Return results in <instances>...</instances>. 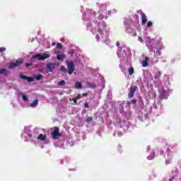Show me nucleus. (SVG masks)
<instances>
[{
  "label": "nucleus",
  "mask_w": 181,
  "mask_h": 181,
  "mask_svg": "<svg viewBox=\"0 0 181 181\" xmlns=\"http://www.w3.org/2000/svg\"><path fill=\"white\" fill-rule=\"evenodd\" d=\"M0 74H4V76H7L8 71H6V69H0Z\"/></svg>",
  "instance_id": "bb28decb"
},
{
  "label": "nucleus",
  "mask_w": 181,
  "mask_h": 181,
  "mask_svg": "<svg viewBox=\"0 0 181 181\" xmlns=\"http://www.w3.org/2000/svg\"><path fill=\"white\" fill-rule=\"evenodd\" d=\"M68 74H71L74 71V62L72 61H66Z\"/></svg>",
  "instance_id": "f8f14e48"
},
{
  "label": "nucleus",
  "mask_w": 181,
  "mask_h": 181,
  "mask_svg": "<svg viewBox=\"0 0 181 181\" xmlns=\"http://www.w3.org/2000/svg\"><path fill=\"white\" fill-rule=\"evenodd\" d=\"M57 60H64V57H66V55L64 54H59V53L57 54Z\"/></svg>",
  "instance_id": "393cba45"
},
{
  "label": "nucleus",
  "mask_w": 181,
  "mask_h": 181,
  "mask_svg": "<svg viewBox=\"0 0 181 181\" xmlns=\"http://www.w3.org/2000/svg\"><path fill=\"white\" fill-rule=\"evenodd\" d=\"M117 56L120 60L124 62H129L131 60V49L128 47H122L117 49Z\"/></svg>",
  "instance_id": "7ed1b4c3"
},
{
  "label": "nucleus",
  "mask_w": 181,
  "mask_h": 181,
  "mask_svg": "<svg viewBox=\"0 0 181 181\" xmlns=\"http://www.w3.org/2000/svg\"><path fill=\"white\" fill-rule=\"evenodd\" d=\"M25 66H26V67H29V66H32V64H30V63L26 64Z\"/></svg>",
  "instance_id": "37998d69"
},
{
  "label": "nucleus",
  "mask_w": 181,
  "mask_h": 181,
  "mask_svg": "<svg viewBox=\"0 0 181 181\" xmlns=\"http://www.w3.org/2000/svg\"><path fill=\"white\" fill-rule=\"evenodd\" d=\"M59 62H55V63H52V62H48L46 65V69L47 71H49L52 73L54 69H56V66H59Z\"/></svg>",
  "instance_id": "9d476101"
},
{
  "label": "nucleus",
  "mask_w": 181,
  "mask_h": 181,
  "mask_svg": "<svg viewBox=\"0 0 181 181\" xmlns=\"http://www.w3.org/2000/svg\"><path fill=\"white\" fill-rule=\"evenodd\" d=\"M23 63V60L18 59L16 62H11L9 64V69H15V67H18V66H21Z\"/></svg>",
  "instance_id": "ddd939ff"
},
{
  "label": "nucleus",
  "mask_w": 181,
  "mask_h": 181,
  "mask_svg": "<svg viewBox=\"0 0 181 181\" xmlns=\"http://www.w3.org/2000/svg\"><path fill=\"white\" fill-rule=\"evenodd\" d=\"M131 103H132L133 104H135V100H132Z\"/></svg>",
  "instance_id": "09e8293b"
},
{
  "label": "nucleus",
  "mask_w": 181,
  "mask_h": 181,
  "mask_svg": "<svg viewBox=\"0 0 181 181\" xmlns=\"http://www.w3.org/2000/svg\"><path fill=\"white\" fill-rule=\"evenodd\" d=\"M21 78H22L23 80H26L27 77L26 76L24 75H20Z\"/></svg>",
  "instance_id": "c9c22d12"
},
{
  "label": "nucleus",
  "mask_w": 181,
  "mask_h": 181,
  "mask_svg": "<svg viewBox=\"0 0 181 181\" xmlns=\"http://www.w3.org/2000/svg\"><path fill=\"white\" fill-rule=\"evenodd\" d=\"M60 70L62 71H66V68L64 66H61Z\"/></svg>",
  "instance_id": "4c0bfd02"
},
{
  "label": "nucleus",
  "mask_w": 181,
  "mask_h": 181,
  "mask_svg": "<svg viewBox=\"0 0 181 181\" xmlns=\"http://www.w3.org/2000/svg\"><path fill=\"white\" fill-rule=\"evenodd\" d=\"M6 49L5 47H0V53H2L3 52H5Z\"/></svg>",
  "instance_id": "f704fd0d"
},
{
  "label": "nucleus",
  "mask_w": 181,
  "mask_h": 181,
  "mask_svg": "<svg viewBox=\"0 0 181 181\" xmlns=\"http://www.w3.org/2000/svg\"><path fill=\"white\" fill-rule=\"evenodd\" d=\"M147 46L151 52H153L155 57H159L160 56V49H162V42L155 41L151 40L150 43L147 44Z\"/></svg>",
  "instance_id": "f03ea898"
},
{
  "label": "nucleus",
  "mask_w": 181,
  "mask_h": 181,
  "mask_svg": "<svg viewBox=\"0 0 181 181\" xmlns=\"http://www.w3.org/2000/svg\"><path fill=\"white\" fill-rule=\"evenodd\" d=\"M73 53H74V51L73 49H71L69 51V54H73Z\"/></svg>",
  "instance_id": "58836bf2"
},
{
  "label": "nucleus",
  "mask_w": 181,
  "mask_h": 181,
  "mask_svg": "<svg viewBox=\"0 0 181 181\" xmlns=\"http://www.w3.org/2000/svg\"><path fill=\"white\" fill-rule=\"evenodd\" d=\"M147 95L151 100H155L156 98V91L153 89V86L150 85L148 86Z\"/></svg>",
  "instance_id": "0eeeda50"
},
{
  "label": "nucleus",
  "mask_w": 181,
  "mask_h": 181,
  "mask_svg": "<svg viewBox=\"0 0 181 181\" xmlns=\"http://www.w3.org/2000/svg\"><path fill=\"white\" fill-rule=\"evenodd\" d=\"M151 60V58L148 57H146L145 59L142 61V66L148 67V62Z\"/></svg>",
  "instance_id": "a211bd4d"
},
{
  "label": "nucleus",
  "mask_w": 181,
  "mask_h": 181,
  "mask_svg": "<svg viewBox=\"0 0 181 181\" xmlns=\"http://www.w3.org/2000/svg\"><path fill=\"white\" fill-rule=\"evenodd\" d=\"M35 78L36 80L39 81V80H42V78H43V76L42 74H39V75H37L35 76Z\"/></svg>",
  "instance_id": "c85d7f7f"
},
{
  "label": "nucleus",
  "mask_w": 181,
  "mask_h": 181,
  "mask_svg": "<svg viewBox=\"0 0 181 181\" xmlns=\"http://www.w3.org/2000/svg\"><path fill=\"white\" fill-rule=\"evenodd\" d=\"M117 127L118 128H126L128 129V126L127 125V122L124 119H119L116 123Z\"/></svg>",
  "instance_id": "9b49d317"
},
{
  "label": "nucleus",
  "mask_w": 181,
  "mask_h": 181,
  "mask_svg": "<svg viewBox=\"0 0 181 181\" xmlns=\"http://www.w3.org/2000/svg\"><path fill=\"white\" fill-rule=\"evenodd\" d=\"M147 152H149V151H151V146H148L146 148Z\"/></svg>",
  "instance_id": "a19ab883"
},
{
  "label": "nucleus",
  "mask_w": 181,
  "mask_h": 181,
  "mask_svg": "<svg viewBox=\"0 0 181 181\" xmlns=\"http://www.w3.org/2000/svg\"><path fill=\"white\" fill-rule=\"evenodd\" d=\"M21 136H22L23 141H25V142H28V141H29V139H30V138L32 136V131L30 130V127H25Z\"/></svg>",
  "instance_id": "423d86ee"
},
{
  "label": "nucleus",
  "mask_w": 181,
  "mask_h": 181,
  "mask_svg": "<svg viewBox=\"0 0 181 181\" xmlns=\"http://www.w3.org/2000/svg\"><path fill=\"white\" fill-rule=\"evenodd\" d=\"M46 144H49V141H46Z\"/></svg>",
  "instance_id": "864d4df0"
},
{
  "label": "nucleus",
  "mask_w": 181,
  "mask_h": 181,
  "mask_svg": "<svg viewBox=\"0 0 181 181\" xmlns=\"http://www.w3.org/2000/svg\"><path fill=\"white\" fill-rule=\"evenodd\" d=\"M124 22L126 32L132 35V36H136V32L131 28V25H132V19L131 18H125Z\"/></svg>",
  "instance_id": "39448f33"
},
{
  "label": "nucleus",
  "mask_w": 181,
  "mask_h": 181,
  "mask_svg": "<svg viewBox=\"0 0 181 181\" xmlns=\"http://www.w3.org/2000/svg\"><path fill=\"white\" fill-rule=\"evenodd\" d=\"M57 49H62V47H63V45H62V44H60V43H57Z\"/></svg>",
  "instance_id": "72a5a7b5"
},
{
  "label": "nucleus",
  "mask_w": 181,
  "mask_h": 181,
  "mask_svg": "<svg viewBox=\"0 0 181 181\" xmlns=\"http://www.w3.org/2000/svg\"><path fill=\"white\" fill-rule=\"evenodd\" d=\"M116 45L117 46V47H119V42H117L116 43Z\"/></svg>",
  "instance_id": "a18cd8bd"
},
{
  "label": "nucleus",
  "mask_w": 181,
  "mask_h": 181,
  "mask_svg": "<svg viewBox=\"0 0 181 181\" xmlns=\"http://www.w3.org/2000/svg\"><path fill=\"white\" fill-rule=\"evenodd\" d=\"M135 18H136V19H138V16L135 15Z\"/></svg>",
  "instance_id": "8fccbe9b"
},
{
  "label": "nucleus",
  "mask_w": 181,
  "mask_h": 181,
  "mask_svg": "<svg viewBox=\"0 0 181 181\" xmlns=\"http://www.w3.org/2000/svg\"><path fill=\"white\" fill-rule=\"evenodd\" d=\"M160 93V98L162 99H166L169 97V90L163 88H158Z\"/></svg>",
  "instance_id": "1a4fd4ad"
},
{
  "label": "nucleus",
  "mask_w": 181,
  "mask_h": 181,
  "mask_svg": "<svg viewBox=\"0 0 181 181\" xmlns=\"http://www.w3.org/2000/svg\"><path fill=\"white\" fill-rule=\"evenodd\" d=\"M75 88H77V89L83 88V86L81 85V82H76L75 83Z\"/></svg>",
  "instance_id": "a878e982"
},
{
  "label": "nucleus",
  "mask_w": 181,
  "mask_h": 181,
  "mask_svg": "<svg viewBox=\"0 0 181 181\" xmlns=\"http://www.w3.org/2000/svg\"><path fill=\"white\" fill-rule=\"evenodd\" d=\"M138 40L139 42H141V43H144V39L141 36L138 37Z\"/></svg>",
  "instance_id": "473e14b6"
},
{
  "label": "nucleus",
  "mask_w": 181,
  "mask_h": 181,
  "mask_svg": "<svg viewBox=\"0 0 181 181\" xmlns=\"http://www.w3.org/2000/svg\"><path fill=\"white\" fill-rule=\"evenodd\" d=\"M174 156L175 151H173V146H169L165 155V165H170L172 160H173Z\"/></svg>",
  "instance_id": "20e7f679"
},
{
  "label": "nucleus",
  "mask_w": 181,
  "mask_h": 181,
  "mask_svg": "<svg viewBox=\"0 0 181 181\" xmlns=\"http://www.w3.org/2000/svg\"><path fill=\"white\" fill-rule=\"evenodd\" d=\"M122 136V133H118V136Z\"/></svg>",
  "instance_id": "49530a36"
},
{
  "label": "nucleus",
  "mask_w": 181,
  "mask_h": 181,
  "mask_svg": "<svg viewBox=\"0 0 181 181\" xmlns=\"http://www.w3.org/2000/svg\"><path fill=\"white\" fill-rule=\"evenodd\" d=\"M151 155L148 156L147 157V159L148 160H152V159H153L155 158V151L154 150H151Z\"/></svg>",
  "instance_id": "4be33fe9"
},
{
  "label": "nucleus",
  "mask_w": 181,
  "mask_h": 181,
  "mask_svg": "<svg viewBox=\"0 0 181 181\" xmlns=\"http://www.w3.org/2000/svg\"><path fill=\"white\" fill-rule=\"evenodd\" d=\"M157 105H160V103H158Z\"/></svg>",
  "instance_id": "3c124183"
},
{
  "label": "nucleus",
  "mask_w": 181,
  "mask_h": 181,
  "mask_svg": "<svg viewBox=\"0 0 181 181\" xmlns=\"http://www.w3.org/2000/svg\"><path fill=\"white\" fill-rule=\"evenodd\" d=\"M26 80H27V81H29L30 83H32L33 81H34V79L32 77H27Z\"/></svg>",
  "instance_id": "c756f323"
},
{
  "label": "nucleus",
  "mask_w": 181,
  "mask_h": 181,
  "mask_svg": "<svg viewBox=\"0 0 181 181\" xmlns=\"http://www.w3.org/2000/svg\"><path fill=\"white\" fill-rule=\"evenodd\" d=\"M87 95H88V93H83L82 95V97H87Z\"/></svg>",
  "instance_id": "79ce46f5"
},
{
  "label": "nucleus",
  "mask_w": 181,
  "mask_h": 181,
  "mask_svg": "<svg viewBox=\"0 0 181 181\" xmlns=\"http://www.w3.org/2000/svg\"><path fill=\"white\" fill-rule=\"evenodd\" d=\"M54 146L57 147V145H56V144H54Z\"/></svg>",
  "instance_id": "5fc2aeb1"
},
{
  "label": "nucleus",
  "mask_w": 181,
  "mask_h": 181,
  "mask_svg": "<svg viewBox=\"0 0 181 181\" xmlns=\"http://www.w3.org/2000/svg\"><path fill=\"white\" fill-rule=\"evenodd\" d=\"M37 105H39V100H35L33 103L30 104V107L32 108H36Z\"/></svg>",
  "instance_id": "412c9836"
},
{
  "label": "nucleus",
  "mask_w": 181,
  "mask_h": 181,
  "mask_svg": "<svg viewBox=\"0 0 181 181\" xmlns=\"http://www.w3.org/2000/svg\"><path fill=\"white\" fill-rule=\"evenodd\" d=\"M86 84L89 88H95V83L94 82L87 81Z\"/></svg>",
  "instance_id": "aec40b11"
},
{
  "label": "nucleus",
  "mask_w": 181,
  "mask_h": 181,
  "mask_svg": "<svg viewBox=\"0 0 181 181\" xmlns=\"http://www.w3.org/2000/svg\"><path fill=\"white\" fill-rule=\"evenodd\" d=\"M139 13H140L141 16V25H145V23H146V21H148L146 16L142 12L141 10L139 11Z\"/></svg>",
  "instance_id": "dca6fc26"
},
{
  "label": "nucleus",
  "mask_w": 181,
  "mask_h": 181,
  "mask_svg": "<svg viewBox=\"0 0 181 181\" xmlns=\"http://www.w3.org/2000/svg\"><path fill=\"white\" fill-rule=\"evenodd\" d=\"M80 98H81V95L78 94L75 98H69V101H73L72 105H76L77 104V100H80Z\"/></svg>",
  "instance_id": "f3484780"
},
{
  "label": "nucleus",
  "mask_w": 181,
  "mask_h": 181,
  "mask_svg": "<svg viewBox=\"0 0 181 181\" xmlns=\"http://www.w3.org/2000/svg\"><path fill=\"white\" fill-rule=\"evenodd\" d=\"M153 23L152 21H148L147 23V25H146V29H148V28H152Z\"/></svg>",
  "instance_id": "cd10ccee"
},
{
  "label": "nucleus",
  "mask_w": 181,
  "mask_h": 181,
  "mask_svg": "<svg viewBox=\"0 0 181 181\" xmlns=\"http://www.w3.org/2000/svg\"><path fill=\"white\" fill-rule=\"evenodd\" d=\"M84 107L85 108H88V103H85Z\"/></svg>",
  "instance_id": "ea45409f"
},
{
  "label": "nucleus",
  "mask_w": 181,
  "mask_h": 181,
  "mask_svg": "<svg viewBox=\"0 0 181 181\" xmlns=\"http://www.w3.org/2000/svg\"><path fill=\"white\" fill-rule=\"evenodd\" d=\"M97 6L99 8V12L95 13L93 9L88 8L86 11L83 17L84 25H86L88 30L95 35L97 42H103L106 45H110V41L108 39V33L110 28L107 26V23L103 19L108 18L110 11H107V4L97 3Z\"/></svg>",
  "instance_id": "f257e3e1"
},
{
  "label": "nucleus",
  "mask_w": 181,
  "mask_h": 181,
  "mask_svg": "<svg viewBox=\"0 0 181 181\" xmlns=\"http://www.w3.org/2000/svg\"><path fill=\"white\" fill-rule=\"evenodd\" d=\"M53 139H59L61 134H59V128L56 127L54 131L52 132Z\"/></svg>",
  "instance_id": "4468645a"
},
{
  "label": "nucleus",
  "mask_w": 181,
  "mask_h": 181,
  "mask_svg": "<svg viewBox=\"0 0 181 181\" xmlns=\"http://www.w3.org/2000/svg\"><path fill=\"white\" fill-rule=\"evenodd\" d=\"M37 139H39L40 141H45L46 140V135L40 134L37 136Z\"/></svg>",
  "instance_id": "5701e85b"
},
{
  "label": "nucleus",
  "mask_w": 181,
  "mask_h": 181,
  "mask_svg": "<svg viewBox=\"0 0 181 181\" xmlns=\"http://www.w3.org/2000/svg\"><path fill=\"white\" fill-rule=\"evenodd\" d=\"M136 86H132L129 89V98H132L134 97V94H135V91H136Z\"/></svg>",
  "instance_id": "2eb2a0df"
},
{
  "label": "nucleus",
  "mask_w": 181,
  "mask_h": 181,
  "mask_svg": "<svg viewBox=\"0 0 181 181\" xmlns=\"http://www.w3.org/2000/svg\"><path fill=\"white\" fill-rule=\"evenodd\" d=\"M107 97H110V93H109V94H107Z\"/></svg>",
  "instance_id": "6e6d98bb"
},
{
  "label": "nucleus",
  "mask_w": 181,
  "mask_h": 181,
  "mask_svg": "<svg viewBox=\"0 0 181 181\" xmlns=\"http://www.w3.org/2000/svg\"><path fill=\"white\" fill-rule=\"evenodd\" d=\"M127 104H128V105L131 104V102H127Z\"/></svg>",
  "instance_id": "603ef678"
},
{
  "label": "nucleus",
  "mask_w": 181,
  "mask_h": 181,
  "mask_svg": "<svg viewBox=\"0 0 181 181\" xmlns=\"http://www.w3.org/2000/svg\"><path fill=\"white\" fill-rule=\"evenodd\" d=\"M173 179H175V177H172L169 180V181H173Z\"/></svg>",
  "instance_id": "c03bdc74"
},
{
  "label": "nucleus",
  "mask_w": 181,
  "mask_h": 181,
  "mask_svg": "<svg viewBox=\"0 0 181 181\" xmlns=\"http://www.w3.org/2000/svg\"><path fill=\"white\" fill-rule=\"evenodd\" d=\"M162 76V72L157 69L155 72L154 78L156 80H158L160 78V77Z\"/></svg>",
  "instance_id": "6ab92c4d"
},
{
  "label": "nucleus",
  "mask_w": 181,
  "mask_h": 181,
  "mask_svg": "<svg viewBox=\"0 0 181 181\" xmlns=\"http://www.w3.org/2000/svg\"><path fill=\"white\" fill-rule=\"evenodd\" d=\"M127 71H128L129 76H132V74H134V67L130 66V67L127 69Z\"/></svg>",
  "instance_id": "b1692460"
},
{
  "label": "nucleus",
  "mask_w": 181,
  "mask_h": 181,
  "mask_svg": "<svg viewBox=\"0 0 181 181\" xmlns=\"http://www.w3.org/2000/svg\"><path fill=\"white\" fill-rule=\"evenodd\" d=\"M23 101H28V96L23 95H22Z\"/></svg>",
  "instance_id": "2f4dec72"
},
{
  "label": "nucleus",
  "mask_w": 181,
  "mask_h": 181,
  "mask_svg": "<svg viewBox=\"0 0 181 181\" xmlns=\"http://www.w3.org/2000/svg\"><path fill=\"white\" fill-rule=\"evenodd\" d=\"M87 122H91V121H93V117H88L87 119H86Z\"/></svg>",
  "instance_id": "e433bc0d"
},
{
  "label": "nucleus",
  "mask_w": 181,
  "mask_h": 181,
  "mask_svg": "<svg viewBox=\"0 0 181 181\" xmlns=\"http://www.w3.org/2000/svg\"><path fill=\"white\" fill-rule=\"evenodd\" d=\"M59 86H64L66 84V81L62 80L60 82H59Z\"/></svg>",
  "instance_id": "7c9ffc66"
},
{
  "label": "nucleus",
  "mask_w": 181,
  "mask_h": 181,
  "mask_svg": "<svg viewBox=\"0 0 181 181\" xmlns=\"http://www.w3.org/2000/svg\"><path fill=\"white\" fill-rule=\"evenodd\" d=\"M50 57V54L48 52H45L43 54H37L33 56V59H37V60H46V59H49Z\"/></svg>",
  "instance_id": "6e6552de"
},
{
  "label": "nucleus",
  "mask_w": 181,
  "mask_h": 181,
  "mask_svg": "<svg viewBox=\"0 0 181 181\" xmlns=\"http://www.w3.org/2000/svg\"><path fill=\"white\" fill-rule=\"evenodd\" d=\"M160 155H163V151L160 150Z\"/></svg>",
  "instance_id": "de8ad7c7"
}]
</instances>
